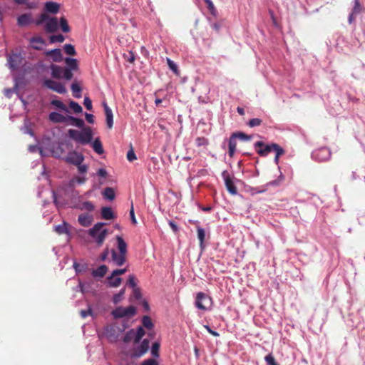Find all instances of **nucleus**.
Listing matches in <instances>:
<instances>
[{
	"label": "nucleus",
	"mask_w": 365,
	"mask_h": 365,
	"mask_svg": "<svg viewBox=\"0 0 365 365\" xmlns=\"http://www.w3.org/2000/svg\"><path fill=\"white\" fill-rule=\"evenodd\" d=\"M255 148H260L257 150V153L261 156H266L272 151L276 153L274 160L276 163L278 162L280 155L284 153V150L277 143H271L269 145H264L262 141H257L255 143Z\"/></svg>",
	"instance_id": "f257e3e1"
},
{
	"label": "nucleus",
	"mask_w": 365,
	"mask_h": 365,
	"mask_svg": "<svg viewBox=\"0 0 365 365\" xmlns=\"http://www.w3.org/2000/svg\"><path fill=\"white\" fill-rule=\"evenodd\" d=\"M69 137L73 140L82 145L89 143L93 138V133L90 127H86L82 130L70 129L68 130Z\"/></svg>",
	"instance_id": "f03ea898"
},
{
	"label": "nucleus",
	"mask_w": 365,
	"mask_h": 365,
	"mask_svg": "<svg viewBox=\"0 0 365 365\" xmlns=\"http://www.w3.org/2000/svg\"><path fill=\"white\" fill-rule=\"evenodd\" d=\"M106 224L97 222L88 230L89 236L96 242L98 246H101L108 235V230L103 229Z\"/></svg>",
	"instance_id": "7ed1b4c3"
},
{
	"label": "nucleus",
	"mask_w": 365,
	"mask_h": 365,
	"mask_svg": "<svg viewBox=\"0 0 365 365\" xmlns=\"http://www.w3.org/2000/svg\"><path fill=\"white\" fill-rule=\"evenodd\" d=\"M145 334V330L142 327H138L136 331L134 329H131L125 333L123 341L125 343H128L133 340L134 345H137L141 341Z\"/></svg>",
	"instance_id": "20e7f679"
},
{
	"label": "nucleus",
	"mask_w": 365,
	"mask_h": 365,
	"mask_svg": "<svg viewBox=\"0 0 365 365\" xmlns=\"http://www.w3.org/2000/svg\"><path fill=\"white\" fill-rule=\"evenodd\" d=\"M150 341L148 339H144L140 345L135 346L129 351V355L132 359H138L147 353L149 349Z\"/></svg>",
	"instance_id": "39448f33"
},
{
	"label": "nucleus",
	"mask_w": 365,
	"mask_h": 365,
	"mask_svg": "<svg viewBox=\"0 0 365 365\" xmlns=\"http://www.w3.org/2000/svg\"><path fill=\"white\" fill-rule=\"evenodd\" d=\"M136 314V309L130 305L128 307H118L111 312L114 319H120L125 317H131Z\"/></svg>",
	"instance_id": "423d86ee"
},
{
	"label": "nucleus",
	"mask_w": 365,
	"mask_h": 365,
	"mask_svg": "<svg viewBox=\"0 0 365 365\" xmlns=\"http://www.w3.org/2000/svg\"><path fill=\"white\" fill-rule=\"evenodd\" d=\"M195 304L200 310H207L212 304V299L205 293L199 292L196 295Z\"/></svg>",
	"instance_id": "0eeeda50"
},
{
	"label": "nucleus",
	"mask_w": 365,
	"mask_h": 365,
	"mask_svg": "<svg viewBox=\"0 0 365 365\" xmlns=\"http://www.w3.org/2000/svg\"><path fill=\"white\" fill-rule=\"evenodd\" d=\"M43 84L47 88L52 90L58 93L64 94L66 93V87L63 83L51 79H45Z\"/></svg>",
	"instance_id": "6e6552de"
},
{
	"label": "nucleus",
	"mask_w": 365,
	"mask_h": 365,
	"mask_svg": "<svg viewBox=\"0 0 365 365\" xmlns=\"http://www.w3.org/2000/svg\"><path fill=\"white\" fill-rule=\"evenodd\" d=\"M23 58L20 53L7 54V63L10 69L16 71L22 63Z\"/></svg>",
	"instance_id": "1a4fd4ad"
},
{
	"label": "nucleus",
	"mask_w": 365,
	"mask_h": 365,
	"mask_svg": "<svg viewBox=\"0 0 365 365\" xmlns=\"http://www.w3.org/2000/svg\"><path fill=\"white\" fill-rule=\"evenodd\" d=\"M222 176L223 178L226 188L228 190V192L232 195H236L237 192V189L235 185V183L232 181L230 173L227 170H225L222 172Z\"/></svg>",
	"instance_id": "9d476101"
},
{
	"label": "nucleus",
	"mask_w": 365,
	"mask_h": 365,
	"mask_svg": "<svg viewBox=\"0 0 365 365\" xmlns=\"http://www.w3.org/2000/svg\"><path fill=\"white\" fill-rule=\"evenodd\" d=\"M64 160L66 163L77 165L83 163L84 157L82 154L73 151L68 153Z\"/></svg>",
	"instance_id": "9b49d317"
},
{
	"label": "nucleus",
	"mask_w": 365,
	"mask_h": 365,
	"mask_svg": "<svg viewBox=\"0 0 365 365\" xmlns=\"http://www.w3.org/2000/svg\"><path fill=\"white\" fill-rule=\"evenodd\" d=\"M104 333L110 341H116L118 337V328L114 325L106 326Z\"/></svg>",
	"instance_id": "f8f14e48"
},
{
	"label": "nucleus",
	"mask_w": 365,
	"mask_h": 365,
	"mask_svg": "<svg viewBox=\"0 0 365 365\" xmlns=\"http://www.w3.org/2000/svg\"><path fill=\"white\" fill-rule=\"evenodd\" d=\"M32 23L34 19L31 13L21 14L17 18V24L20 27L27 26Z\"/></svg>",
	"instance_id": "ddd939ff"
},
{
	"label": "nucleus",
	"mask_w": 365,
	"mask_h": 365,
	"mask_svg": "<svg viewBox=\"0 0 365 365\" xmlns=\"http://www.w3.org/2000/svg\"><path fill=\"white\" fill-rule=\"evenodd\" d=\"M78 222L81 226L88 227L93 223V216L88 213H82L78 215Z\"/></svg>",
	"instance_id": "4468645a"
},
{
	"label": "nucleus",
	"mask_w": 365,
	"mask_h": 365,
	"mask_svg": "<svg viewBox=\"0 0 365 365\" xmlns=\"http://www.w3.org/2000/svg\"><path fill=\"white\" fill-rule=\"evenodd\" d=\"M111 257L113 262L118 266H121L125 262L126 254L118 253L115 250H112Z\"/></svg>",
	"instance_id": "2eb2a0df"
},
{
	"label": "nucleus",
	"mask_w": 365,
	"mask_h": 365,
	"mask_svg": "<svg viewBox=\"0 0 365 365\" xmlns=\"http://www.w3.org/2000/svg\"><path fill=\"white\" fill-rule=\"evenodd\" d=\"M58 29V20L56 17H50L45 24V31L47 33H54Z\"/></svg>",
	"instance_id": "dca6fc26"
},
{
	"label": "nucleus",
	"mask_w": 365,
	"mask_h": 365,
	"mask_svg": "<svg viewBox=\"0 0 365 365\" xmlns=\"http://www.w3.org/2000/svg\"><path fill=\"white\" fill-rule=\"evenodd\" d=\"M106 117V124L108 128H112L113 125V116L112 110L109 108L106 103H103Z\"/></svg>",
	"instance_id": "f3484780"
},
{
	"label": "nucleus",
	"mask_w": 365,
	"mask_h": 365,
	"mask_svg": "<svg viewBox=\"0 0 365 365\" xmlns=\"http://www.w3.org/2000/svg\"><path fill=\"white\" fill-rule=\"evenodd\" d=\"M48 118L53 123H68V116H64L57 112H51Z\"/></svg>",
	"instance_id": "a211bd4d"
},
{
	"label": "nucleus",
	"mask_w": 365,
	"mask_h": 365,
	"mask_svg": "<svg viewBox=\"0 0 365 365\" xmlns=\"http://www.w3.org/2000/svg\"><path fill=\"white\" fill-rule=\"evenodd\" d=\"M31 46L36 50H41L45 44V41L40 36L32 37L30 39Z\"/></svg>",
	"instance_id": "6ab92c4d"
},
{
	"label": "nucleus",
	"mask_w": 365,
	"mask_h": 365,
	"mask_svg": "<svg viewBox=\"0 0 365 365\" xmlns=\"http://www.w3.org/2000/svg\"><path fill=\"white\" fill-rule=\"evenodd\" d=\"M229 155L230 157H233L237 148V136L236 133H232L229 139Z\"/></svg>",
	"instance_id": "aec40b11"
},
{
	"label": "nucleus",
	"mask_w": 365,
	"mask_h": 365,
	"mask_svg": "<svg viewBox=\"0 0 365 365\" xmlns=\"http://www.w3.org/2000/svg\"><path fill=\"white\" fill-rule=\"evenodd\" d=\"M51 76L53 78L56 79H60L63 78V68L57 66V65H51Z\"/></svg>",
	"instance_id": "412c9836"
},
{
	"label": "nucleus",
	"mask_w": 365,
	"mask_h": 365,
	"mask_svg": "<svg viewBox=\"0 0 365 365\" xmlns=\"http://www.w3.org/2000/svg\"><path fill=\"white\" fill-rule=\"evenodd\" d=\"M108 272V267L106 265H101L97 269L92 271L93 277H103Z\"/></svg>",
	"instance_id": "4be33fe9"
},
{
	"label": "nucleus",
	"mask_w": 365,
	"mask_h": 365,
	"mask_svg": "<svg viewBox=\"0 0 365 365\" xmlns=\"http://www.w3.org/2000/svg\"><path fill=\"white\" fill-rule=\"evenodd\" d=\"M46 55L51 56L55 62H60L62 60L61 51L59 48L53 49L46 53Z\"/></svg>",
	"instance_id": "5701e85b"
},
{
	"label": "nucleus",
	"mask_w": 365,
	"mask_h": 365,
	"mask_svg": "<svg viewBox=\"0 0 365 365\" xmlns=\"http://www.w3.org/2000/svg\"><path fill=\"white\" fill-rule=\"evenodd\" d=\"M101 216L104 220H112L115 217L114 213L110 207H103L101 209Z\"/></svg>",
	"instance_id": "b1692460"
},
{
	"label": "nucleus",
	"mask_w": 365,
	"mask_h": 365,
	"mask_svg": "<svg viewBox=\"0 0 365 365\" xmlns=\"http://www.w3.org/2000/svg\"><path fill=\"white\" fill-rule=\"evenodd\" d=\"M118 249L120 253L127 254V244L120 236H116Z\"/></svg>",
	"instance_id": "393cba45"
},
{
	"label": "nucleus",
	"mask_w": 365,
	"mask_h": 365,
	"mask_svg": "<svg viewBox=\"0 0 365 365\" xmlns=\"http://www.w3.org/2000/svg\"><path fill=\"white\" fill-rule=\"evenodd\" d=\"M108 284L110 287H118L122 282V279L118 277H113V274L107 278Z\"/></svg>",
	"instance_id": "a878e982"
},
{
	"label": "nucleus",
	"mask_w": 365,
	"mask_h": 365,
	"mask_svg": "<svg viewBox=\"0 0 365 365\" xmlns=\"http://www.w3.org/2000/svg\"><path fill=\"white\" fill-rule=\"evenodd\" d=\"M45 9L48 12L56 14L59 10V5L53 1H48L45 4Z\"/></svg>",
	"instance_id": "bb28decb"
},
{
	"label": "nucleus",
	"mask_w": 365,
	"mask_h": 365,
	"mask_svg": "<svg viewBox=\"0 0 365 365\" xmlns=\"http://www.w3.org/2000/svg\"><path fill=\"white\" fill-rule=\"evenodd\" d=\"M92 147L94 151L99 155H101L104 153L102 143L98 138L95 139V140L93 143Z\"/></svg>",
	"instance_id": "cd10ccee"
},
{
	"label": "nucleus",
	"mask_w": 365,
	"mask_h": 365,
	"mask_svg": "<svg viewBox=\"0 0 365 365\" xmlns=\"http://www.w3.org/2000/svg\"><path fill=\"white\" fill-rule=\"evenodd\" d=\"M68 121L71 122V124H72L78 128H83L84 121L82 119L68 115Z\"/></svg>",
	"instance_id": "c85d7f7f"
},
{
	"label": "nucleus",
	"mask_w": 365,
	"mask_h": 365,
	"mask_svg": "<svg viewBox=\"0 0 365 365\" xmlns=\"http://www.w3.org/2000/svg\"><path fill=\"white\" fill-rule=\"evenodd\" d=\"M104 197L109 200H113L115 198V192L112 187H106L103 192Z\"/></svg>",
	"instance_id": "c756f323"
},
{
	"label": "nucleus",
	"mask_w": 365,
	"mask_h": 365,
	"mask_svg": "<svg viewBox=\"0 0 365 365\" xmlns=\"http://www.w3.org/2000/svg\"><path fill=\"white\" fill-rule=\"evenodd\" d=\"M76 207L81 210H86L87 211L91 212L94 210L95 206L91 202L86 201L82 203L81 205L77 206Z\"/></svg>",
	"instance_id": "7c9ffc66"
},
{
	"label": "nucleus",
	"mask_w": 365,
	"mask_h": 365,
	"mask_svg": "<svg viewBox=\"0 0 365 365\" xmlns=\"http://www.w3.org/2000/svg\"><path fill=\"white\" fill-rule=\"evenodd\" d=\"M125 292V288H123L119 291L118 293L114 294V296L113 297V303L115 304L120 303L123 298Z\"/></svg>",
	"instance_id": "2f4dec72"
},
{
	"label": "nucleus",
	"mask_w": 365,
	"mask_h": 365,
	"mask_svg": "<svg viewBox=\"0 0 365 365\" xmlns=\"http://www.w3.org/2000/svg\"><path fill=\"white\" fill-rule=\"evenodd\" d=\"M49 15L46 13H43L40 15V16L36 20V21H34V22L37 25V26H41L43 24L45 23V24H46L47 22V20L49 19Z\"/></svg>",
	"instance_id": "473e14b6"
},
{
	"label": "nucleus",
	"mask_w": 365,
	"mask_h": 365,
	"mask_svg": "<svg viewBox=\"0 0 365 365\" xmlns=\"http://www.w3.org/2000/svg\"><path fill=\"white\" fill-rule=\"evenodd\" d=\"M60 27L62 31L64 33H68L71 31L70 26L68 24V21L63 16L60 19Z\"/></svg>",
	"instance_id": "72a5a7b5"
},
{
	"label": "nucleus",
	"mask_w": 365,
	"mask_h": 365,
	"mask_svg": "<svg viewBox=\"0 0 365 365\" xmlns=\"http://www.w3.org/2000/svg\"><path fill=\"white\" fill-rule=\"evenodd\" d=\"M71 88L72 93H73V95L74 97L81 98V88L80 87V86L78 83H73L71 85Z\"/></svg>",
	"instance_id": "f704fd0d"
},
{
	"label": "nucleus",
	"mask_w": 365,
	"mask_h": 365,
	"mask_svg": "<svg viewBox=\"0 0 365 365\" xmlns=\"http://www.w3.org/2000/svg\"><path fill=\"white\" fill-rule=\"evenodd\" d=\"M197 237H198L199 241H200V246L202 248L203 247V245H204L205 237V230L203 228H201V227H197Z\"/></svg>",
	"instance_id": "c9c22d12"
},
{
	"label": "nucleus",
	"mask_w": 365,
	"mask_h": 365,
	"mask_svg": "<svg viewBox=\"0 0 365 365\" xmlns=\"http://www.w3.org/2000/svg\"><path fill=\"white\" fill-rule=\"evenodd\" d=\"M52 153L54 157L61 158L64 154V150L61 145H58L53 148Z\"/></svg>",
	"instance_id": "e433bc0d"
},
{
	"label": "nucleus",
	"mask_w": 365,
	"mask_h": 365,
	"mask_svg": "<svg viewBox=\"0 0 365 365\" xmlns=\"http://www.w3.org/2000/svg\"><path fill=\"white\" fill-rule=\"evenodd\" d=\"M55 231L59 235L68 233V231L67 229V224L66 222H63L61 225H58L56 226Z\"/></svg>",
	"instance_id": "4c0bfd02"
},
{
	"label": "nucleus",
	"mask_w": 365,
	"mask_h": 365,
	"mask_svg": "<svg viewBox=\"0 0 365 365\" xmlns=\"http://www.w3.org/2000/svg\"><path fill=\"white\" fill-rule=\"evenodd\" d=\"M69 107L73 110L75 113H80L83 110L82 107L77 102L73 101L69 103Z\"/></svg>",
	"instance_id": "58836bf2"
},
{
	"label": "nucleus",
	"mask_w": 365,
	"mask_h": 365,
	"mask_svg": "<svg viewBox=\"0 0 365 365\" xmlns=\"http://www.w3.org/2000/svg\"><path fill=\"white\" fill-rule=\"evenodd\" d=\"M143 325L148 329H150L153 327V324L150 317L144 316L142 319Z\"/></svg>",
	"instance_id": "ea45409f"
},
{
	"label": "nucleus",
	"mask_w": 365,
	"mask_h": 365,
	"mask_svg": "<svg viewBox=\"0 0 365 365\" xmlns=\"http://www.w3.org/2000/svg\"><path fill=\"white\" fill-rule=\"evenodd\" d=\"M167 63L169 68L172 70L175 74L179 75V70L175 63L168 58H167Z\"/></svg>",
	"instance_id": "a19ab883"
},
{
	"label": "nucleus",
	"mask_w": 365,
	"mask_h": 365,
	"mask_svg": "<svg viewBox=\"0 0 365 365\" xmlns=\"http://www.w3.org/2000/svg\"><path fill=\"white\" fill-rule=\"evenodd\" d=\"M51 105L57 107L58 108L68 112L66 106L59 100H52L51 102Z\"/></svg>",
	"instance_id": "79ce46f5"
},
{
	"label": "nucleus",
	"mask_w": 365,
	"mask_h": 365,
	"mask_svg": "<svg viewBox=\"0 0 365 365\" xmlns=\"http://www.w3.org/2000/svg\"><path fill=\"white\" fill-rule=\"evenodd\" d=\"M64 51L66 54L74 56L76 55V50L73 45L71 44H66L63 47Z\"/></svg>",
	"instance_id": "37998d69"
},
{
	"label": "nucleus",
	"mask_w": 365,
	"mask_h": 365,
	"mask_svg": "<svg viewBox=\"0 0 365 365\" xmlns=\"http://www.w3.org/2000/svg\"><path fill=\"white\" fill-rule=\"evenodd\" d=\"M160 344L155 342L151 347V354L154 357H159Z\"/></svg>",
	"instance_id": "c03bdc74"
},
{
	"label": "nucleus",
	"mask_w": 365,
	"mask_h": 365,
	"mask_svg": "<svg viewBox=\"0 0 365 365\" xmlns=\"http://www.w3.org/2000/svg\"><path fill=\"white\" fill-rule=\"evenodd\" d=\"M209 142L205 137H197L195 139V144L197 147L204 146L208 145Z\"/></svg>",
	"instance_id": "a18cd8bd"
},
{
	"label": "nucleus",
	"mask_w": 365,
	"mask_h": 365,
	"mask_svg": "<svg viewBox=\"0 0 365 365\" xmlns=\"http://www.w3.org/2000/svg\"><path fill=\"white\" fill-rule=\"evenodd\" d=\"M65 40L64 36L62 34L53 35L50 37V41L51 43L59 42L62 43Z\"/></svg>",
	"instance_id": "49530a36"
},
{
	"label": "nucleus",
	"mask_w": 365,
	"mask_h": 365,
	"mask_svg": "<svg viewBox=\"0 0 365 365\" xmlns=\"http://www.w3.org/2000/svg\"><path fill=\"white\" fill-rule=\"evenodd\" d=\"M262 123V120L259 119V118H252L249 120V122L247 123V125L250 127V128H253V127H255V126H259Z\"/></svg>",
	"instance_id": "de8ad7c7"
},
{
	"label": "nucleus",
	"mask_w": 365,
	"mask_h": 365,
	"mask_svg": "<svg viewBox=\"0 0 365 365\" xmlns=\"http://www.w3.org/2000/svg\"><path fill=\"white\" fill-rule=\"evenodd\" d=\"M66 63L72 69L77 68V61L74 58H66Z\"/></svg>",
	"instance_id": "09e8293b"
},
{
	"label": "nucleus",
	"mask_w": 365,
	"mask_h": 365,
	"mask_svg": "<svg viewBox=\"0 0 365 365\" xmlns=\"http://www.w3.org/2000/svg\"><path fill=\"white\" fill-rule=\"evenodd\" d=\"M237 138H239L242 140H250L252 139V135H247L242 132L235 133Z\"/></svg>",
	"instance_id": "8fccbe9b"
},
{
	"label": "nucleus",
	"mask_w": 365,
	"mask_h": 365,
	"mask_svg": "<svg viewBox=\"0 0 365 365\" xmlns=\"http://www.w3.org/2000/svg\"><path fill=\"white\" fill-rule=\"evenodd\" d=\"M63 78L66 80H71L73 78V73L71 69L63 68Z\"/></svg>",
	"instance_id": "3c124183"
},
{
	"label": "nucleus",
	"mask_w": 365,
	"mask_h": 365,
	"mask_svg": "<svg viewBox=\"0 0 365 365\" xmlns=\"http://www.w3.org/2000/svg\"><path fill=\"white\" fill-rule=\"evenodd\" d=\"M320 154L325 155V158L323 160H325L330 156V153L327 148H321L320 150H319L318 152L316 153V157L319 158V155Z\"/></svg>",
	"instance_id": "603ef678"
},
{
	"label": "nucleus",
	"mask_w": 365,
	"mask_h": 365,
	"mask_svg": "<svg viewBox=\"0 0 365 365\" xmlns=\"http://www.w3.org/2000/svg\"><path fill=\"white\" fill-rule=\"evenodd\" d=\"M127 284L132 287L133 289H135V288H137L136 287V282H135V278L133 275H130L128 279V281H127Z\"/></svg>",
	"instance_id": "864d4df0"
},
{
	"label": "nucleus",
	"mask_w": 365,
	"mask_h": 365,
	"mask_svg": "<svg viewBox=\"0 0 365 365\" xmlns=\"http://www.w3.org/2000/svg\"><path fill=\"white\" fill-rule=\"evenodd\" d=\"M361 11V6L359 3V0H354V6L352 9V12L355 14H359Z\"/></svg>",
	"instance_id": "5fc2aeb1"
},
{
	"label": "nucleus",
	"mask_w": 365,
	"mask_h": 365,
	"mask_svg": "<svg viewBox=\"0 0 365 365\" xmlns=\"http://www.w3.org/2000/svg\"><path fill=\"white\" fill-rule=\"evenodd\" d=\"M136 155L135 154V152L133 149V148H130V150H128L127 153V159L128 161L132 162L136 159Z\"/></svg>",
	"instance_id": "6e6d98bb"
},
{
	"label": "nucleus",
	"mask_w": 365,
	"mask_h": 365,
	"mask_svg": "<svg viewBox=\"0 0 365 365\" xmlns=\"http://www.w3.org/2000/svg\"><path fill=\"white\" fill-rule=\"evenodd\" d=\"M205 3L207 5V9L210 10L212 14H214L215 12V6L211 0H204Z\"/></svg>",
	"instance_id": "4d7b16f0"
},
{
	"label": "nucleus",
	"mask_w": 365,
	"mask_h": 365,
	"mask_svg": "<svg viewBox=\"0 0 365 365\" xmlns=\"http://www.w3.org/2000/svg\"><path fill=\"white\" fill-rule=\"evenodd\" d=\"M132 297L135 299L138 300L142 297L141 292L140 288H135L133 290Z\"/></svg>",
	"instance_id": "13d9d810"
},
{
	"label": "nucleus",
	"mask_w": 365,
	"mask_h": 365,
	"mask_svg": "<svg viewBox=\"0 0 365 365\" xmlns=\"http://www.w3.org/2000/svg\"><path fill=\"white\" fill-rule=\"evenodd\" d=\"M83 104L87 110H91L92 109V101L88 97H85Z\"/></svg>",
	"instance_id": "bf43d9fd"
},
{
	"label": "nucleus",
	"mask_w": 365,
	"mask_h": 365,
	"mask_svg": "<svg viewBox=\"0 0 365 365\" xmlns=\"http://www.w3.org/2000/svg\"><path fill=\"white\" fill-rule=\"evenodd\" d=\"M141 365H159L158 361L154 359H148L143 361Z\"/></svg>",
	"instance_id": "052dcab7"
},
{
	"label": "nucleus",
	"mask_w": 365,
	"mask_h": 365,
	"mask_svg": "<svg viewBox=\"0 0 365 365\" xmlns=\"http://www.w3.org/2000/svg\"><path fill=\"white\" fill-rule=\"evenodd\" d=\"M79 173H86L88 171V166L82 163L76 165Z\"/></svg>",
	"instance_id": "680f3d73"
},
{
	"label": "nucleus",
	"mask_w": 365,
	"mask_h": 365,
	"mask_svg": "<svg viewBox=\"0 0 365 365\" xmlns=\"http://www.w3.org/2000/svg\"><path fill=\"white\" fill-rule=\"evenodd\" d=\"M126 271V269H117L113 271L112 274L113 277H118L119 275L125 274Z\"/></svg>",
	"instance_id": "e2e57ef3"
},
{
	"label": "nucleus",
	"mask_w": 365,
	"mask_h": 365,
	"mask_svg": "<svg viewBox=\"0 0 365 365\" xmlns=\"http://www.w3.org/2000/svg\"><path fill=\"white\" fill-rule=\"evenodd\" d=\"M130 220L132 221V223L134 224V225L137 224V220H136V218H135V216L134 208H133V205H131V207H130Z\"/></svg>",
	"instance_id": "0e129e2a"
},
{
	"label": "nucleus",
	"mask_w": 365,
	"mask_h": 365,
	"mask_svg": "<svg viewBox=\"0 0 365 365\" xmlns=\"http://www.w3.org/2000/svg\"><path fill=\"white\" fill-rule=\"evenodd\" d=\"M80 314H81V316L82 318H86V317H88V315H91L92 314V310L91 308H89L87 310H81L80 312Z\"/></svg>",
	"instance_id": "69168bd1"
},
{
	"label": "nucleus",
	"mask_w": 365,
	"mask_h": 365,
	"mask_svg": "<svg viewBox=\"0 0 365 365\" xmlns=\"http://www.w3.org/2000/svg\"><path fill=\"white\" fill-rule=\"evenodd\" d=\"M97 174H98V175H99L100 177H102V178H106L108 175V173L106 170V169H104V168L98 169Z\"/></svg>",
	"instance_id": "338daca9"
},
{
	"label": "nucleus",
	"mask_w": 365,
	"mask_h": 365,
	"mask_svg": "<svg viewBox=\"0 0 365 365\" xmlns=\"http://www.w3.org/2000/svg\"><path fill=\"white\" fill-rule=\"evenodd\" d=\"M85 117H86V120L89 123H93V122H94V116L92 114L86 113Z\"/></svg>",
	"instance_id": "774afa93"
}]
</instances>
